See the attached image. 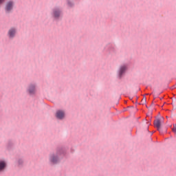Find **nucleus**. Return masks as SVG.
Instances as JSON below:
<instances>
[{
  "instance_id": "f257e3e1",
  "label": "nucleus",
  "mask_w": 176,
  "mask_h": 176,
  "mask_svg": "<svg viewBox=\"0 0 176 176\" xmlns=\"http://www.w3.org/2000/svg\"><path fill=\"white\" fill-rule=\"evenodd\" d=\"M67 155V148L60 146L56 148L55 152H52L49 155V162L51 164H58Z\"/></svg>"
},
{
  "instance_id": "f03ea898",
  "label": "nucleus",
  "mask_w": 176,
  "mask_h": 176,
  "mask_svg": "<svg viewBox=\"0 0 176 176\" xmlns=\"http://www.w3.org/2000/svg\"><path fill=\"white\" fill-rule=\"evenodd\" d=\"M52 16L54 21H60L61 17H63V10L58 7L54 8L52 9Z\"/></svg>"
},
{
  "instance_id": "7ed1b4c3",
  "label": "nucleus",
  "mask_w": 176,
  "mask_h": 176,
  "mask_svg": "<svg viewBox=\"0 0 176 176\" xmlns=\"http://www.w3.org/2000/svg\"><path fill=\"white\" fill-rule=\"evenodd\" d=\"M13 9H14V1L10 0L7 1L4 7L6 14H10L13 12Z\"/></svg>"
},
{
  "instance_id": "20e7f679",
  "label": "nucleus",
  "mask_w": 176,
  "mask_h": 176,
  "mask_svg": "<svg viewBox=\"0 0 176 176\" xmlns=\"http://www.w3.org/2000/svg\"><path fill=\"white\" fill-rule=\"evenodd\" d=\"M26 92L30 96H35L36 94V84L30 83L26 89Z\"/></svg>"
},
{
  "instance_id": "39448f33",
  "label": "nucleus",
  "mask_w": 176,
  "mask_h": 176,
  "mask_svg": "<svg viewBox=\"0 0 176 176\" xmlns=\"http://www.w3.org/2000/svg\"><path fill=\"white\" fill-rule=\"evenodd\" d=\"M16 35H17V28H10L7 32L8 38L10 40H12L14 39V38H16Z\"/></svg>"
},
{
  "instance_id": "423d86ee",
  "label": "nucleus",
  "mask_w": 176,
  "mask_h": 176,
  "mask_svg": "<svg viewBox=\"0 0 176 176\" xmlns=\"http://www.w3.org/2000/svg\"><path fill=\"white\" fill-rule=\"evenodd\" d=\"M154 126L159 131L160 134H162L163 131L161 129L162 127V119L157 118L154 120Z\"/></svg>"
},
{
  "instance_id": "0eeeda50",
  "label": "nucleus",
  "mask_w": 176,
  "mask_h": 176,
  "mask_svg": "<svg viewBox=\"0 0 176 176\" xmlns=\"http://www.w3.org/2000/svg\"><path fill=\"white\" fill-rule=\"evenodd\" d=\"M126 71H127L126 65H121L120 69H118V78L119 79H122V77L125 75Z\"/></svg>"
},
{
  "instance_id": "6e6552de",
  "label": "nucleus",
  "mask_w": 176,
  "mask_h": 176,
  "mask_svg": "<svg viewBox=\"0 0 176 176\" xmlns=\"http://www.w3.org/2000/svg\"><path fill=\"white\" fill-rule=\"evenodd\" d=\"M104 50L109 53H115L116 52V48L115 47V45L109 43L106 45Z\"/></svg>"
},
{
  "instance_id": "1a4fd4ad",
  "label": "nucleus",
  "mask_w": 176,
  "mask_h": 176,
  "mask_svg": "<svg viewBox=\"0 0 176 176\" xmlns=\"http://www.w3.org/2000/svg\"><path fill=\"white\" fill-rule=\"evenodd\" d=\"M56 117L57 119H59V120H63V119L65 118V113L64 111L58 110L56 111Z\"/></svg>"
},
{
  "instance_id": "9d476101",
  "label": "nucleus",
  "mask_w": 176,
  "mask_h": 176,
  "mask_svg": "<svg viewBox=\"0 0 176 176\" xmlns=\"http://www.w3.org/2000/svg\"><path fill=\"white\" fill-rule=\"evenodd\" d=\"M6 162L3 160H0V173H2V171H5L6 169Z\"/></svg>"
},
{
  "instance_id": "9b49d317",
  "label": "nucleus",
  "mask_w": 176,
  "mask_h": 176,
  "mask_svg": "<svg viewBox=\"0 0 176 176\" xmlns=\"http://www.w3.org/2000/svg\"><path fill=\"white\" fill-rule=\"evenodd\" d=\"M14 145V142L12 140H8L7 143V148L8 149H12V147Z\"/></svg>"
},
{
  "instance_id": "f8f14e48",
  "label": "nucleus",
  "mask_w": 176,
  "mask_h": 176,
  "mask_svg": "<svg viewBox=\"0 0 176 176\" xmlns=\"http://www.w3.org/2000/svg\"><path fill=\"white\" fill-rule=\"evenodd\" d=\"M23 163H24V161L23 160V159H19L18 160V164L19 166H23Z\"/></svg>"
},
{
  "instance_id": "ddd939ff",
  "label": "nucleus",
  "mask_w": 176,
  "mask_h": 176,
  "mask_svg": "<svg viewBox=\"0 0 176 176\" xmlns=\"http://www.w3.org/2000/svg\"><path fill=\"white\" fill-rule=\"evenodd\" d=\"M67 5L68 6H69L70 8H72V6H74V3H72V1H70L69 0L67 1Z\"/></svg>"
},
{
  "instance_id": "4468645a",
  "label": "nucleus",
  "mask_w": 176,
  "mask_h": 176,
  "mask_svg": "<svg viewBox=\"0 0 176 176\" xmlns=\"http://www.w3.org/2000/svg\"><path fill=\"white\" fill-rule=\"evenodd\" d=\"M6 1V0H0V8L2 6V5H3V3H5Z\"/></svg>"
},
{
  "instance_id": "2eb2a0df",
  "label": "nucleus",
  "mask_w": 176,
  "mask_h": 176,
  "mask_svg": "<svg viewBox=\"0 0 176 176\" xmlns=\"http://www.w3.org/2000/svg\"><path fill=\"white\" fill-rule=\"evenodd\" d=\"M172 130H173V133H176V124H173V128L172 129Z\"/></svg>"
}]
</instances>
